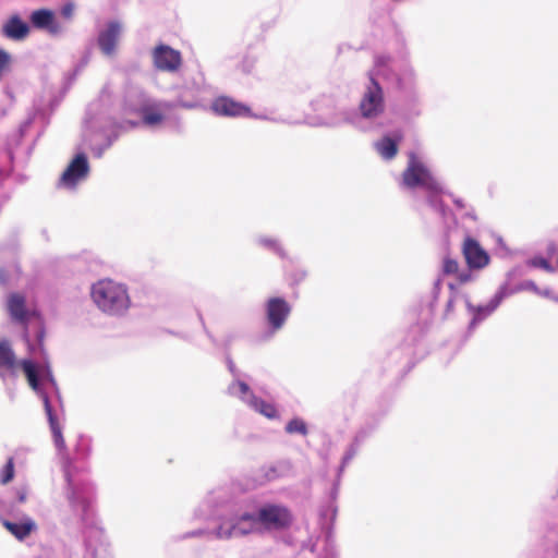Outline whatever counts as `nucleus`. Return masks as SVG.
Segmentation results:
<instances>
[{"label":"nucleus","mask_w":558,"mask_h":558,"mask_svg":"<svg viewBox=\"0 0 558 558\" xmlns=\"http://www.w3.org/2000/svg\"><path fill=\"white\" fill-rule=\"evenodd\" d=\"M32 356L21 360L12 349L8 339H0V376L4 378L3 369L13 374L20 367L25 375L28 386L41 400L49 429H51L54 442L59 450H65L63 426L60 416L63 415V401L56 381L54 387L48 379L45 368V357L41 353L29 352Z\"/></svg>","instance_id":"1"},{"label":"nucleus","mask_w":558,"mask_h":558,"mask_svg":"<svg viewBox=\"0 0 558 558\" xmlns=\"http://www.w3.org/2000/svg\"><path fill=\"white\" fill-rule=\"evenodd\" d=\"M229 498L231 519L217 530L220 537H244L256 531L284 532L293 524L291 510L282 504L255 505L245 494L229 493Z\"/></svg>","instance_id":"2"},{"label":"nucleus","mask_w":558,"mask_h":558,"mask_svg":"<svg viewBox=\"0 0 558 558\" xmlns=\"http://www.w3.org/2000/svg\"><path fill=\"white\" fill-rule=\"evenodd\" d=\"M111 101V95L102 92L86 108L83 140L95 158H101L120 137V126L110 108Z\"/></svg>","instance_id":"3"},{"label":"nucleus","mask_w":558,"mask_h":558,"mask_svg":"<svg viewBox=\"0 0 558 558\" xmlns=\"http://www.w3.org/2000/svg\"><path fill=\"white\" fill-rule=\"evenodd\" d=\"M84 497H76V490L70 488L68 495L72 506L74 519H63L68 527L78 525L84 537V558H111L108 553V544L104 529L99 525L98 518L92 509L93 489L90 486L83 487Z\"/></svg>","instance_id":"4"},{"label":"nucleus","mask_w":558,"mask_h":558,"mask_svg":"<svg viewBox=\"0 0 558 558\" xmlns=\"http://www.w3.org/2000/svg\"><path fill=\"white\" fill-rule=\"evenodd\" d=\"M386 98L384 87L376 78L375 72H368V82L356 108H341L339 112L324 122L323 125L338 128L349 124L354 129L367 132L372 130L371 124L384 114Z\"/></svg>","instance_id":"5"},{"label":"nucleus","mask_w":558,"mask_h":558,"mask_svg":"<svg viewBox=\"0 0 558 558\" xmlns=\"http://www.w3.org/2000/svg\"><path fill=\"white\" fill-rule=\"evenodd\" d=\"M7 312L11 322L22 327V339L28 352L41 353L45 357L46 375L54 387L56 378L45 348L46 326L43 316L28 308L26 298L17 292L8 295Z\"/></svg>","instance_id":"6"},{"label":"nucleus","mask_w":558,"mask_h":558,"mask_svg":"<svg viewBox=\"0 0 558 558\" xmlns=\"http://www.w3.org/2000/svg\"><path fill=\"white\" fill-rule=\"evenodd\" d=\"M50 433H51V437H53L51 430H50ZM52 441H54V438H52ZM53 445H54L58 456L60 457V460H61V469H62L63 477H64V482H65L64 495H65L70 511L72 513L71 515H62L61 521L63 522V519H65V518H72V519L75 518V515L72 511V506H71L69 495H68L70 488H72L73 490H76V497L82 498V497H84L83 487L90 486V488L93 489V500L90 501V504H92L90 506H92L93 511L96 512V508H95L96 487H95V484L93 482H90L89 480L80 477V473L83 471V466H80L76 463V461H78V460L83 461L89 457V454L92 452V438L84 434H80L77 436L76 444L74 447V457H72L70 454L68 446H65V450L63 451V450H59L56 442H53ZM64 445H66V444L64 442ZM95 514L97 515V513H95Z\"/></svg>","instance_id":"7"},{"label":"nucleus","mask_w":558,"mask_h":558,"mask_svg":"<svg viewBox=\"0 0 558 558\" xmlns=\"http://www.w3.org/2000/svg\"><path fill=\"white\" fill-rule=\"evenodd\" d=\"M405 155L407 166L398 180L399 189L411 193L423 191L425 196L441 192L442 182L426 162L425 157L414 149L408 150Z\"/></svg>","instance_id":"8"},{"label":"nucleus","mask_w":558,"mask_h":558,"mask_svg":"<svg viewBox=\"0 0 558 558\" xmlns=\"http://www.w3.org/2000/svg\"><path fill=\"white\" fill-rule=\"evenodd\" d=\"M340 465L337 469V476L328 492L327 498L318 507L319 536L317 541L323 542L322 558H338L333 538L335 522L338 515L337 500L339 497L341 477Z\"/></svg>","instance_id":"9"},{"label":"nucleus","mask_w":558,"mask_h":558,"mask_svg":"<svg viewBox=\"0 0 558 558\" xmlns=\"http://www.w3.org/2000/svg\"><path fill=\"white\" fill-rule=\"evenodd\" d=\"M90 295L97 307L111 316L123 315L131 304L128 287L111 279L93 283Z\"/></svg>","instance_id":"10"},{"label":"nucleus","mask_w":558,"mask_h":558,"mask_svg":"<svg viewBox=\"0 0 558 558\" xmlns=\"http://www.w3.org/2000/svg\"><path fill=\"white\" fill-rule=\"evenodd\" d=\"M206 504L208 505L210 511L209 517L215 521V525L211 529H196L190 532H186L183 535V538H196V537H206L207 539H219V541H228L232 537H220L217 534V530L221 526L225 527L227 523L230 522L231 515V504L229 498V492L226 489H218L213 492L206 499Z\"/></svg>","instance_id":"11"},{"label":"nucleus","mask_w":558,"mask_h":558,"mask_svg":"<svg viewBox=\"0 0 558 558\" xmlns=\"http://www.w3.org/2000/svg\"><path fill=\"white\" fill-rule=\"evenodd\" d=\"M387 412V409H378L364 416L362 423L356 428L351 442L347 446L343 452L340 462V472H344L347 465L354 459L364 444L375 435Z\"/></svg>","instance_id":"12"},{"label":"nucleus","mask_w":558,"mask_h":558,"mask_svg":"<svg viewBox=\"0 0 558 558\" xmlns=\"http://www.w3.org/2000/svg\"><path fill=\"white\" fill-rule=\"evenodd\" d=\"M227 393L229 396L236 397L256 413L268 420H280V412L276 404L257 397L251 389L250 385L242 379L232 380L227 388Z\"/></svg>","instance_id":"13"},{"label":"nucleus","mask_w":558,"mask_h":558,"mask_svg":"<svg viewBox=\"0 0 558 558\" xmlns=\"http://www.w3.org/2000/svg\"><path fill=\"white\" fill-rule=\"evenodd\" d=\"M292 311L291 304L283 296H270L264 303L265 330L263 340H270L281 330Z\"/></svg>","instance_id":"14"},{"label":"nucleus","mask_w":558,"mask_h":558,"mask_svg":"<svg viewBox=\"0 0 558 558\" xmlns=\"http://www.w3.org/2000/svg\"><path fill=\"white\" fill-rule=\"evenodd\" d=\"M446 295L445 308L441 316L442 320H447L450 318L454 311V304L458 300H463V295L465 293H461L456 282L445 280L441 277H438L432 287L428 300L426 301V308L430 316H434L437 303L442 294Z\"/></svg>","instance_id":"15"},{"label":"nucleus","mask_w":558,"mask_h":558,"mask_svg":"<svg viewBox=\"0 0 558 558\" xmlns=\"http://www.w3.org/2000/svg\"><path fill=\"white\" fill-rule=\"evenodd\" d=\"M504 290V288H498L495 294L486 304L475 305L471 302L468 294L463 295L465 308L468 313L472 315L466 327V337H470L477 328V326L500 306L502 301L507 298V293Z\"/></svg>","instance_id":"16"},{"label":"nucleus","mask_w":558,"mask_h":558,"mask_svg":"<svg viewBox=\"0 0 558 558\" xmlns=\"http://www.w3.org/2000/svg\"><path fill=\"white\" fill-rule=\"evenodd\" d=\"M90 171L88 157L84 151H77L70 160L59 178L58 185L66 190H74L84 181Z\"/></svg>","instance_id":"17"},{"label":"nucleus","mask_w":558,"mask_h":558,"mask_svg":"<svg viewBox=\"0 0 558 558\" xmlns=\"http://www.w3.org/2000/svg\"><path fill=\"white\" fill-rule=\"evenodd\" d=\"M122 32L123 25L116 19L107 21L98 31L96 45L105 57L111 58L116 56Z\"/></svg>","instance_id":"18"},{"label":"nucleus","mask_w":558,"mask_h":558,"mask_svg":"<svg viewBox=\"0 0 558 558\" xmlns=\"http://www.w3.org/2000/svg\"><path fill=\"white\" fill-rule=\"evenodd\" d=\"M203 83L204 80L202 75L198 77H192L191 80L185 78L181 86L182 93H180L173 101H166L162 106L167 109H173L177 107L184 109L198 108L201 106L198 95L202 92Z\"/></svg>","instance_id":"19"},{"label":"nucleus","mask_w":558,"mask_h":558,"mask_svg":"<svg viewBox=\"0 0 558 558\" xmlns=\"http://www.w3.org/2000/svg\"><path fill=\"white\" fill-rule=\"evenodd\" d=\"M210 109L218 117L241 118L254 116L248 105L226 95L215 97L210 104Z\"/></svg>","instance_id":"20"},{"label":"nucleus","mask_w":558,"mask_h":558,"mask_svg":"<svg viewBox=\"0 0 558 558\" xmlns=\"http://www.w3.org/2000/svg\"><path fill=\"white\" fill-rule=\"evenodd\" d=\"M151 57L154 66L158 71L174 73L182 65L181 52L163 43L154 47Z\"/></svg>","instance_id":"21"},{"label":"nucleus","mask_w":558,"mask_h":558,"mask_svg":"<svg viewBox=\"0 0 558 558\" xmlns=\"http://www.w3.org/2000/svg\"><path fill=\"white\" fill-rule=\"evenodd\" d=\"M32 33V25L25 21L19 12H13L3 20L0 26V35L13 43L26 40Z\"/></svg>","instance_id":"22"},{"label":"nucleus","mask_w":558,"mask_h":558,"mask_svg":"<svg viewBox=\"0 0 558 558\" xmlns=\"http://www.w3.org/2000/svg\"><path fill=\"white\" fill-rule=\"evenodd\" d=\"M462 255L470 269L482 270L490 262L487 251L481 245L478 240L471 235H466L463 240Z\"/></svg>","instance_id":"23"},{"label":"nucleus","mask_w":558,"mask_h":558,"mask_svg":"<svg viewBox=\"0 0 558 558\" xmlns=\"http://www.w3.org/2000/svg\"><path fill=\"white\" fill-rule=\"evenodd\" d=\"M28 24L32 25V29L44 31L51 36H57L61 33V25L56 12L49 8H38L31 11Z\"/></svg>","instance_id":"24"},{"label":"nucleus","mask_w":558,"mask_h":558,"mask_svg":"<svg viewBox=\"0 0 558 558\" xmlns=\"http://www.w3.org/2000/svg\"><path fill=\"white\" fill-rule=\"evenodd\" d=\"M34 122V117H28L25 119L19 126L17 131L8 136L5 142V156L10 163L9 168L1 167L0 168V180L3 181L8 179L13 171V162H14V150L22 143L25 134L29 130L31 125Z\"/></svg>","instance_id":"25"},{"label":"nucleus","mask_w":558,"mask_h":558,"mask_svg":"<svg viewBox=\"0 0 558 558\" xmlns=\"http://www.w3.org/2000/svg\"><path fill=\"white\" fill-rule=\"evenodd\" d=\"M395 114L404 122H411L422 114L420 93L399 94L395 106Z\"/></svg>","instance_id":"26"},{"label":"nucleus","mask_w":558,"mask_h":558,"mask_svg":"<svg viewBox=\"0 0 558 558\" xmlns=\"http://www.w3.org/2000/svg\"><path fill=\"white\" fill-rule=\"evenodd\" d=\"M2 526L19 542H25L38 530L36 521L29 515H22L19 520L0 517Z\"/></svg>","instance_id":"27"},{"label":"nucleus","mask_w":558,"mask_h":558,"mask_svg":"<svg viewBox=\"0 0 558 558\" xmlns=\"http://www.w3.org/2000/svg\"><path fill=\"white\" fill-rule=\"evenodd\" d=\"M403 137L400 130L387 132L374 143V148L384 160L390 161L398 155Z\"/></svg>","instance_id":"28"},{"label":"nucleus","mask_w":558,"mask_h":558,"mask_svg":"<svg viewBox=\"0 0 558 558\" xmlns=\"http://www.w3.org/2000/svg\"><path fill=\"white\" fill-rule=\"evenodd\" d=\"M425 203L435 214L438 215L446 229L454 228L458 226L459 222L457 215L444 202L441 194L432 193L426 195Z\"/></svg>","instance_id":"29"},{"label":"nucleus","mask_w":558,"mask_h":558,"mask_svg":"<svg viewBox=\"0 0 558 558\" xmlns=\"http://www.w3.org/2000/svg\"><path fill=\"white\" fill-rule=\"evenodd\" d=\"M395 78L399 94L420 93L417 73L409 62H404L399 68Z\"/></svg>","instance_id":"30"},{"label":"nucleus","mask_w":558,"mask_h":558,"mask_svg":"<svg viewBox=\"0 0 558 558\" xmlns=\"http://www.w3.org/2000/svg\"><path fill=\"white\" fill-rule=\"evenodd\" d=\"M149 98L150 97L143 89L130 87L124 93L123 111L125 113H140Z\"/></svg>","instance_id":"31"},{"label":"nucleus","mask_w":558,"mask_h":558,"mask_svg":"<svg viewBox=\"0 0 558 558\" xmlns=\"http://www.w3.org/2000/svg\"><path fill=\"white\" fill-rule=\"evenodd\" d=\"M143 108L144 109H142L138 113L141 116L142 124L154 128L160 125L165 121V114L160 111L158 105L151 98H149Z\"/></svg>","instance_id":"32"},{"label":"nucleus","mask_w":558,"mask_h":558,"mask_svg":"<svg viewBox=\"0 0 558 558\" xmlns=\"http://www.w3.org/2000/svg\"><path fill=\"white\" fill-rule=\"evenodd\" d=\"M256 243L281 259L288 258L287 252L278 239L260 235L256 238Z\"/></svg>","instance_id":"33"},{"label":"nucleus","mask_w":558,"mask_h":558,"mask_svg":"<svg viewBox=\"0 0 558 558\" xmlns=\"http://www.w3.org/2000/svg\"><path fill=\"white\" fill-rule=\"evenodd\" d=\"M284 433L288 435L307 436L310 433L308 424L301 416H293L284 425Z\"/></svg>","instance_id":"34"},{"label":"nucleus","mask_w":558,"mask_h":558,"mask_svg":"<svg viewBox=\"0 0 558 558\" xmlns=\"http://www.w3.org/2000/svg\"><path fill=\"white\" fill-rule=\"evenodd\" d=\"M499 288L505 289L504 291L507 293V298L514 293L521 292V291H531L535 294L537 292H539V287L535 283V281H533L531 279L519 282L518 284H515L513 287L511 284H508V282H502L499 286Z\"/></svg>","instance_id":"35"},{"label":"nucleus","mask_w":558,"mask_h":558,"mask_svg":"<svg viewBox=\"0 0 558 558\" xmlns=\"http://www.w3.org/2000/svg\"><path fill=\"white\" fill-rule=\"evenodd\" d=\"M525 264L527 267L538 268L549 274L556 271V267L550 263V260L541 254L532 256L525 262Z\"/></svg>","instance_id":"36"},{"label":"nucleus","mask_w":558,"mask_h":558,"mask_svg":"<svg viewBox=\"0 0 558 558\" xmlns=\"http://www.w3.org/2000/svg\"><path fill=\"white\" fill-rule=\"evenodd\" d=\"M15 476L14 458L9 457L0 470V483L5 485L10 483Z\"/></svg>","instance_id":"37"},{"label":"nucleus","mask_w":558,"mask_h":558,"mask_svg":"<svg viewBox=\"0 0 558 558\" xmlns=\"http://www.w3.org/2000/svg\"><path fill=\"white\" fill-rule=\"evenodd\" d=\"M307 277V270L304 268H294L287 274V280L291 288L298 287Z\"/></svg>","instance_id":"38"},{"label":"nucleus","mask_w":558,"mask_h":558,"mask_svg":"<svg viewBox=\"0 0 558 558\" xmlns=\"http://www.w3.org/2000/svg\"><path fill=\"white\" fill-rule=\"evenodd\" d=\"M459 271V263L457 259L454 258H451L449 256L445 257L442 259V264H441V274L444 276H451V275H457Z\"/></svg>","instance_id":"39"},{"label":"nucleus","mask_w":558,"mask_h":558,"mask_svg":"<svg viewBox=\"0 0 558 558\" xmlns=\"http://www.w3.org/2000/svg\"><path fill=\"white\" fill-rule=\"evenodd\" d=\"M12 54L0 47V80L10 71Z\"/></svg>","instance_id":"40"},{"label":"nucleus","mask_w":558,"mask_h":558,"mask_svg":"<svg viewBox=\"0 0 558 558\" xmlns=\"http://www.w3.org/2000/svg\"><path fill=\"white\" fill-rule=\"evenodd\" d=\"M478 270L480 269H470L469 267L465 270H461V271L459 270L458 274L456 275L457 287L475 280L476 276L474 275V271H478Z\"/></svg>","instance_id":"41"},{"label":"nucleus","mask_w":558,"mask_h":558,"mask_svg":"<svg viewBox=\"0 0 558 558\" xmlns=\"http://www.w3.org/2000/svg\"><path fill=\"white\" fill-rule=\"evenodd\" d=\"M441 190H442L441 192H436V193L441 194L442 196H448L458 209H462V208L466 207L464 199L454 195L450 190H448L445 186L444 183L441 184Z\"/></svg>","instance_id":"42"},{"label":"nucleus","mask_w":558,"mask_h":558,"mask_svg":"<svg viewBox=\"0 0 558 558\" xmlns=\"http://www.w3.org/2000/svg\"><path fill=\"white\" fill-rule=\"evenodd\" d=\"M256 57L252 54H245L241 61L240 69L245 74H251L256 64Z\"/></svg>","instance_id":"43"},{"label":"nucleus","mask_w":558,"mask_h":558,"mask_svg":"<svg viewBox=\"0 0 558 558\" xmlns=\"http://www.w3.org/2000/svg\"><path fill=\"white\" fill-rule=\"evenodd\" d=\"M526 274V269L524 265H515L506 274V280L504 282L511 283V281L515 278L523 277Z\"/></svg>","instance_id":"44"},{"label":"nucleus","mask_w":558,"mask_h":558,"mask_svg":"<svg viewBox=\"0 0 558 558\" xmlns=\"http://www.w3.org/2000/svg\"><path fill=\"white\" fill-rule=\"evenodd\" d=\"M141 123H142L141 121L131 120V119H126V120H123V121H118L117 120V124L120 126V135L122 133H124V132L130 131V130L137 129Z\"/></svg>","instance_id":"45"},{"label":"nucleus","mask_w":558,"mask_h":558,"mask_svg":"<svg viewBox=\"0 0 558 558\" xmlns=\"http://www.w3.org/2000/svg\"><path fill=\"white\" fill-rule=\"evenodd\" d=\"M89 60H90V51H89V50H86V51L83 53V56L81 57V59H80L78 63L76 64V66L74 68V70H73V75H74V76H76V75L80 73V71H81L85 65H87V64H88Z\"/></svg>","instance_id":"46"},{"label":"nucleus","mask_w":558,"mask_h":558,"mask_svg":"<svg viewBox=\"0 0 558 558\" xmlns=\"http://www.w3.org/2000/svg\"><path fill=\"white\" fill-rule=\"evenodd\" d=\"M226 365H227L228 371L232 375L233 380L240 379L241 373L238 369V367L235 366L233 360L231 359V356L229 354L226 355Z\"/></svg>","instance_id":"47"},{"label":"nucleus","mask_w":558,"mask_h":558,"mask_svg":"<svg viewBox=\"0 0 558 558\" xmlns=\"http://www.w3.org/2000/svg\"><path fill=\"white\" fill-rule=\"evenodd\" d=\"M74 3L69 1L66 3H64L61 9H60V14L64 17V19H71L73 16V13H74Z\"/></svg>","instance_id":"48"},{"label":"nucleus","mask_w":558,"mask_h":558,"mask_svg":"<svg viewBox=\"0 0 558 558\" xmlns=\"http://www.w3.org/2000/svg\"><path fill=\"white\" fill-rule=\"evenodd\" d=\"M27 498V489L26 487H19L15 489V502L21 505L26 501Z\"/></svg>","instance_id":"49"},{"label":"nucleus","mask_w":558,"mask_h":558,"mask_svg":"<svg viewBox=\"0 0 558 558\" xmlns=\"http://www.w3.org/2000/svg\"><path fill=\"white\" fill-rule=\"evenodd\" d=\"M265 476L268 481H274L276 480L277 477H279V471H278V466L277 465H270L267 468L266 472H265Z\"/></svg>","instance_id":"50"},{"label":"nucleus","mask_w":558,"mask_h":558,"mask_svg":"<svg viewBox=\"0 0 558 558\" xmlns=\"http://www.w3.org/2000/svg\"><path fill=\"white\" fill-rule=\"evenodd\" d=\"M536 294L546 299L554 300L556 293L550 288H539V292Z\"/></svg>","instance_id":"51"},{"label":"nucleus","mask_w":558,"mask_h":558,"mask_svg":"<svg viewBox=\"0 0 558 558\" xmlns=\"http://www.w3.org/2000/svg\"><path fill=\"white\" fill-rule=\"evenodd\" d=\"M168 335H171V336H174V337H178L180 339H183V340H189V335L185 333V332H182V331H175V330H172V329H168V328H165L162 329Z\"/></svg>","instance_id":"52"},{"label":"nucleus","mask_w":558,"mask_h":558,"mask_svg":"<svg viewBox=\"0 0 558 558\" xmlns=\"http://www.w3.org/2000/svg\"><path fill=\"white\" fill-rule=\"evenodd\" d=\"M10 276L4 267H0V286H7L9 283Z\"/></svg>","instance_id":"53"},{"label":"nucleus","mask_w":558,"mask_h":558,"mask_svg":"<svg viewBox=\"0 0 558 558\" xmlns=\"http://www.w3.org/2000/svg\"><path fill=\"white\" fill-rule=\"evenodd\" d=\"M388 58L380 56L376 58L375 64L377 66V73H380L381 70L387 65Z\"/></svg>","instance_id":"54"},{"label":"nucleus","mask_w":558,"mask_h":558,"mask_svg":"<svg viewBox=\"0 0 558 558\" xmlns=\"http://www.w3.org/2000/svg\"><path fill=\"white\" fill-rule=\"evenodd\" d=\"M462 217L472 221H477V215L472 206L463 214Z\"/></svg>","instance_id":"55"},{"label":"nucleus","mask_w":558,"mask_h":558,"mask_svg":"<svg viewBox=\"0 0 558 558\" xmlns=\"http://www.w3.org/2000/svg\"><path fill=\"white\" fill-rule=\"evenodd\" d=\"M204 333L206 335V337L210 340V342L214 344V345H218V340L217 338L213 335V332L207 328L206 325H204Z\"/></svg>","instance_id":"56"},{"label":"nucleus","mask_w":558,"mask_h":558,"mask_svg":"<svg viewBox=\"0 0 558 558\" xmlns=\"http://www.w3.org/2000/svg\"><path fill=\"white\" fill-rule=\"evenodd\" d=\"M556 251H557V246H556L555 242H549L546 247L547 255L550 257L556 253Z\"/></svg>","instance_id":"57"},{"label":"nucleus","mask_w":558,"mask_h":558,"mask_svg":"<svg viewBox=\"0 0 558 558\" xmlns=\"http://www.w3.org/2000/svg\"><path fill=\"white\" fill-rule=\"evenodd\" d=\"M160 311H170V312H174L177 310V304L174 302H170L169 304H165L162 306L159 307Z\"/></svg>","instance_id":"58"},{"label":"nucleus","mask_w":558,"mask_h":558,"mask_svg":"<svg viewBox=\"0 0 558 558\" xmlns=\"http://www.w3.org/2000/svg\"><path fill=\"white\" fill-rule=\"evenodd\" d=\"M7 508H8L7 501L3 498L0 497V517H3L2 512L4 510H7Z\"/></svg>","instance_id":"59"},{"label":"nucleus","mask_w":558,"mask_h":558,"mask_svg":"<svg viewBox=\"0 0 558 558\" xmlns=\"http://www.w3.org/2000/svg\"><path fill=\"white\" fill-rule=\"evenodd\" d=\"M196 314H197V318L202 325V328L204 329V325H206L205 320H204V316L202 314V312L199 310L196 311Z\"/></svg>","instance_id":"60"},{"label":"nucleus","mask_w":558,"mask_h":558,"mask_svg":"<svg viewBox=\"0 0 558 558\" xmlns=\"http://www.w3.org/2000/svg\"><path fill=\"white\" fill-rule=\"evenodd\" d=\"M497 242H498V245H500L502 247H506V244H505L504 239L501 236L498 238Z\"/></svg>","instance_id":"61"},{"label":"nucleus","mask_w":558,"mask_h":558,"mask_svg":"<svg viewBox=\"0 0 558 558\" xmlns=\"http://www.w3.org/2000/svg\"><path fill=\"white\" fill-rule=\"evenodd\" d=\"M76 76L73 75V71L71 73H69L68 75V80L71 82V81H74Z\"/></svg>","instance_id":"62"},{"label":"nucleus","mask_w":558,"mask_h":558,"mask_svg":"<svg viewBox=\"0 0 558 558\" xmlns=\"http://www.w3.org/2000/svg\"><path fill=\"white\" fill-rule=\"evenodd\" d=\"M316 547H317V543L313 544L312 547H311V551H315L316 550Z\"/></svg>","instance_id":"63"},{"label":"nucleus","mask_w":558,"mask_h":558,"mask_svg":"<svg viewBox=\"0 0 558 558\" xmlns=\"http://www.w3.org/2000/svg\"><path fill=\"white\" fill-rule=\"evenodd\" d=\"M553 301H554V302H556V303H558V294H555V296H554V300H553Z\"/></svg>","instance_id":"64"}]
</instances>
